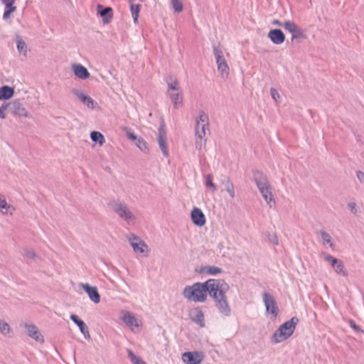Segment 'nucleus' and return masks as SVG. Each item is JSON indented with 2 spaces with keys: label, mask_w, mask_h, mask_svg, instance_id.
Here are the masks:
<instances>
[{
  "label": "nucleus",
  "mask_w": 364,
  "mask_h": 364,
  "mask_svg": "<svg viewBox=\"0 0 364 364\" xmlns=\"http://www.w3.org/2000/svg\"><path fill=\"white\" fill-rule=\"evenodd\" d=\"M157 141L163 155L166 157L168 156V149L167 144V136L165 130L164 124H161L159 128V132L157 136Z\"/></svg>",
  "instance_id": "obj_12"
},
{
  "label": "nucleus",
  "mask_w": 364,
  "mask_h": 364,
  "mask_svg": "<svg viewBox=\"0 0 364 364\" xmlns=\"http://www.w3.org/2000/svg\"><path fill=\"white\" fill-rule=\"evenodd\" d=\"M217 279H208L205 282H196L193 285L186 286L183 291V296L187 300L193 302L203 303L206 301L208 293L210 295V284Z\"/></svg>",
  "instance_id": "obj_2"
},
{
  "label": "nucleus",
  "mask_w": 364,
  "mask_h": 364,
  "mask_svg": "<svg viewBox=\"0 0 364 364\" xmlns=\"http://www.w3.org/2000/svg\"><path fill=\"white\" fill-rule=\"evenodd\" d=\"M129 242L136 254L147 255L149 252L148 245L139 237L131 235L129 237Z\"/></svg>",
  "instance_id": "obj_10"
},
{
  "label": "nucleus",
  "mask_w": 364,
  "mask_h": 364,
  "mask_svg": "<svg viewBox=\"0 0 364 364\" xmlns=\"http://www.w3.org/2000/svg\"><path fill=\"white\" fill-rule=\"evenodd\" d=\"M282 27L291 34V40L304 38V31L292 21H284Z\"/></svg>",
  "instance_id": "obj_11"
},
{
  "label": "nucleus",
  "mask_w": 364,
  "mask_h": 364,
  "mask_svg": "<svg viewBox=\"0 0 364 364\" xmlns=\"http://www.w3.org/2000/svg\"><path fill=\"white\" fill-rule=\"evenodd\" d=\"M141 10V5L131 3L130 11L134 23H138L139 14Z\"/></svg>",
  "instance_id": "obj_32"
},
{
  "label": "nucleus",
  "mask_w": 364,
  "mask_h": 364,
  "mask_svg": "<svg viewBox=\"0 0 364 364\" xmlns=\"http://www.w3.org/2000/svg\"><path fill=\"white\" fill-rule=\"evenodd\" d=\"M189 316L191 321L198 324L200 327H205L204 314L200 307L191 309Z\"/></svg>",
  "instance_id": "obj_18"
},
{
  "label": "nucleus",
  "mask_w": 364,
  "mask_h": 364,
  "mask_svg": "<svg viewBox=\"0 0 364 364\" xmlns=\"http://www.w3.org/2000/svg\"><path fill=\"white\" fill-rule=\"evenodd\" d=\"M209 132L208 116L206 113L201 111L196 120L195 136L207 139L206 136Z\"/></svg>",
  "instance_id": "obj_7"
},
{
  "label": "nucleus",
  "mask_w": 364,
  "mask_h": 364,
  "mask_svg": "<svg viewBox=\"0 0 364 364\" xmlns=\"http://www.w3.org/2000/svg\"><path fill=\"white\" fill-rule=\"evenodd\" d=\"M16 42L18 53L25 58L27 57L28 49L26 42L20 36L16 37Z\"/></svg>",
  "instance_id": "obj_29"
},
{
  "label": "nucleus",
  "mask_w": 364,
  "mask_h": 364,
  "mask_svg": "<svg viewBox=\"0 0 364 364\" xmlns=\"http://www.w3.org/2000/svg\"><path fill=\"white\" fill-rule=\"evenodd\" d=\"M255 181L265 202L270 208L272 207V203H274V196L267 176L258 172L255 175Z\"/></svg>",
  "instance_id": "obj_4"
},
{
  "label": "nucleus",
  "mask_w": 364,
  "mask_h": 364,
  "mask_svg": "<svg viewBox=\"0 0 364 364\" xmlns=\"http://www.w3.org/2000/svg\"><path fill=\"white\" fill-rule=\"evenodd\" d=\"M283 22L279 21V20H274L272 21V24L277 26H282V27Z\"/></svg>",
  "instance_id": "obj_50"
},
{
  "label": "nucleus",
  "mask_w": 364,
  "mask_h": 364,
  "mask_svg": "<svg viewBox=\"0 0 364 364\" xmlns=\"http://www.w3.org/2000/svg\"><path fill=\"white\" fill-rule=\"evenodd\" d=\"M356 176L361 183L364 182V173L363 171H358L356 172Z\"/></svg>",
  "instance_id": "obj_48"
},
{
  "label": "nucleus",
  "mask_w": 364,
  "mask_h": 364,
  "mask_svg": "<svg viewBox=\"0 0 364 364\" xmlns=\"http://www.w3.org/2000/svg\"><path fill=\"white\" fill-rule=\"evenodd\" d=\"M16 10V6H10V7H5V11L3 15L4 19H7L10 17V15L11 13L14 12Z\"/></svg>",
  "instance_id": "obj_41"
},
{
  "label": "nucleus",
  "mask_w": 364,
  "mask_h": 364,
  "mask_svg": "<svg viewBox=\"0 0 364 364\" xmlns=\"http://www.w3.org/2000/svg\"><path fill=\"white\" fill-rule=\"evenodd\" d=\"M127 136L129 138V139H130L134 142H136V140L139 138V137H137L133 132H128L127 133Z\"/></svg>",
  "instance_id": "obj_47"
},
{
  "label": "nucleus",
  "mask_w": 364,
  "mask_h": 364,
  "mask_svg": "<svg viewBox=\"0 0 364 364\" xmlns=\"http://www.w3.org/2000/svg\"><path fill=\"white\" fill-rule=\"evenodd\" d=\"M70 319L79 327L80 332L84 336V338L87 340L90 339V335L89 333V329L85 323L79 318V317L75 314H71L70 316Z\"/></svg>",
  "instance_id": "obj_21"
},
{
  "label": "nucleus",
  "mask_w": 364,
  "mask_h": 364,
  "mask_svg": "<svg viewBox=\"0 0 364 364\" xmlns=\"http://www.w3.org/2000/svg\"><path fill=\"white\" fill-rule=\"evenodd\" d=\"M26 334L35 340L36 342L43 343L44 342V337L38 330L36 326L32 323H26L24 325Z\"/></svg>",
  "instance_id": "obj_14"
},
{
  "label": "nucleus",
  "mask_w": 364,
  "mask_h": 364,
  "mask_svg": "<svg viewBox=\"0 0 364 364\" xmlns=\"http://www.w3.org/2000/svg\"><path fill=\"white\" fill-rule=\"evenodd\" d=\"M207 139H203L195 136V147L199 151H201L206 145Z\"/></svg>",
  "instance_id": "obj_37"
},
{
  "label": "nucleus",
  "mask_w": 364,
  "mask_h": 364,
  "mask_svg": "<svg viewBox=\"0 0 364 364\" xmlns=\"http://www.w3.org/2000/svg\"><path fill=\"white\" fill-rule=\"evenodd\" d=\"M263 301L268 313H271L274 317L278 314V307L273 296L267 293L263 294Z\"/></svg>",
  "instance_id": "obj_15"
},
{
  "label": "nucleus",
  "mask_w": 364,
  "mask_h": 364,
  "mask_svg": "<svg viewBox=\"0 0 364 364\" xmlns=\"http://www.w3.org/2000/svg\"><path fill=\"white\" fill-rule=\"evenodd\" d=\"M204 358L201 352H186L182 354V360L185 364H200Z\"/></svg>",
  "instance_id": "obj_13"
},
{
  "label": "nucleus",
  "mask_w": 364,
  "mask_h": 364,
  "mask_svg": "<svg viewBox=\"0 0 364 364\" xmlns=\"http://www.w3.org/2000/svg\"><path fill=\"white\" fill-rule=\"evenodd\" d=\"M298 322V318L293 317L281 325L272 335V342L279 343L289 338L293 334Z\"/></svg>",
  "instance_id": "obj_3"
},
{
  "label": "nucleus",
  "mask_w": 364,
  "mask_h": 364,
  "mask_svg": "<svg viewBox=\"0 0 364 364\" xmlns=\"http://www.w3.org/2000/svg\"><path fill=\"white\" fill-rule=\"evenodd\" d=\"M1 1L5 5V7L14 6V4L16 0H1Z\"/></svg>",
  "instance_id": "obj_46"
},
{
  "label": "nucleus",
  "mask_w": 364,
  "mask_h": 364,
  "mask_svg": "<svg viewBox=\"0 0 364 364\" xmlns=\"http://www.w3.org/2000/svg\"><path fill=\"white\" fill-rule=\"evenodd\" d=\"M0 118L1 119H5L6 118V114L0 109Z\"/></svg>",
  "instance_id": "obj_51"
},
{
  "label": "nucleus",
  "mask_w": 364,
  "mask_h": 364,
  "mask_svg": "<svg viewBox=\"0 0 364 364\" xmlns=\"http://www.w3.org/2000/svg\"><path fill=\"white\" fill-rule=\"evenodd\" d=\"M120 319L134 333L139 332L143 326L142 320L129 311H122Z\"/></svg>",
  "instance_id": "obj_8"
},
{
  "label": "nucleus",
  "mask_w": 364,
  "mask_h": 364,
  "mask_svg": "<svg viewBox=\"0 0 364 364\" xmlns=\"http://www.w3.org/2000/svg\"><path fill=\"white\" fill-rule=\"evenodd\" d=\"M168 95L173 104L175 108H178L183 103V92L176 78L171 77L167 81Z\"/></svg>",
  "instance_id": "obj_5"
},
{
  "label": "nucleus",
  "mask_w": 364,
  "mask_h": 364,
  "mask_svg": "<svg viewBox=\"0 0 364 364\" xmlns=\"http://www.w3.org/2000/svg\"><path fill=\"white\" fill-rule=\"evenodd\" d=\"M90 137L94 142L98 143L100 146L105 142L104 136L99 132H91Z\"/></svg>",
  "instance_id": "obj_34"
},
{
  "label": "nucleus",
  "mask_w": 364,
  "mask_h": 364,
  "mask_svg": "<svg viewBox=\"0 0 364 364\" xmlns=\"http://www.w3.org/2000/svg\"><path fill=\"white\" fill-rule=\"evenodd\" d=\"M80 287L87 293L89 299L95 304L100 301V295L96 287H91L88 284L81 283Z\"/></svg>",
  "instance_id": "obj_16"
},
{
  "label": "nucleus",
  "mask_w": 364,
  "mask_h": 364,
  "mask_svg": "<svg viewBox=\"0 0 364 364\" xmlns=\"http://www.w3.org/2000/svg\"><path fill=\"white\" fill-rule=\"evenodd\" d=\"M270 94L272 98L274 100L276 104H279L281 100V95L279 93L278 90L275 88L272 87L270 89Z\"/></svg>",
  "instance_id": "obj_39"
},
{
  "label": "nucleus",
  "mask_w": 364,
  "mask_h": 364,
  "mask_svg": "<svg viewBox=\"0 0 364 364\" xmlns=\"http://www.w3.org/2000/svg\"><path fill=\"white\" fill-rule=\"evenodd\" d=\"M205 184L207 188H208L212 193H214L217 191L216 185L213 182V176L210 174H208L205 178Z\"/></svg>",
  "instance_id": "obj_35"
},
{
  "label": "nucleus",
  "mask_w": 364,
  "mask_h": 364,
  "mask_svg": "<svg viewBox=\"0 0 364 364\" xmlns=\"http://www.w3.org/2000/svg\"><path fill=\"white\" fill-rule=\"evenodd\" d=\"M111 206L114 213L125 220L128 225H134L135 223L136 216L124 203L113 202Z\"/></svg>",
  "instance_id": "obj_6"
},
{
  "label": "nucleus",
  "mask_w": 364,
  "mask_h": 364,
  "mask_svg": "<svg viewBox=\"0 0 364 364\" xmlns=\"http://www.w3.org/2000/svg\"><path fill=\"white\" fill-rule=\"evenodd\" d=\"M14 88L8 85L0 87V100H8L14 95Z\"/></svg>",
  "instance_id": "obj_25"
},
{
  "label": "nucleus",
  "mask_w": 364,
  "mask_h": 364,
  "mask_svg": "<svg viewBox=\"0 0 364 364\" xmlns=\"http://www.w3.org/2000/svg\"><path fill=\"white\" fill-rule=\"evenodd\" d=\"M23 256L30 258V259H34L36 257V255L35 252L30 249H25L23 250Z\"/></svg>",
  "instance_id": "obj_43"
},
{
  "label": "nucleus",
  "mask_w": 364,
  "mask_h": 364,
  "mask_svg": "<svg viewBox=\"0 0 364 364\" xmlns=\"http://www.w3.org/2000/svg\"><path fill=\"white\" fill-rule=\"evenodd\" d=\"M268 38L272 43L277 45H280L285 41V36L282 31L279 29L270 30L268 33Z\"/></svg>",
  "instance_id": "obj_23"
},
{
  "label": "nucleus",
  "mask_w": 364,
  "mask_h": 364,
  "mask_svg": "<svg viewBox=\"0 0 364 364\" xmlns=\"http://www.w3.org/2000/svg\"><path fill=\"white\" fill-rule=\"evenodd\" d=\"M333 268L334 269V272L337 274H340L343 277H346L348 275V272H347L346 269L345 268L343 262L340 259H338L337 261L336 264H334L333 266Z\"/></svg>",
  "instance_id": "obj_31"
},
{
  "label": "nucleus",
  "mask_w": 364,
  "mask_h": 364,
  "mask_svg": "<svg viewBox=\"0 0 364 364\" xmlns=\"http://www.w3.org/2000/svg\"><path fill=\"white\" fill-rule=\"evenodd\" d=\"M222 184L225 190L228 193L232 198L235 197V187L232 181L229 178H225L222 181Z\"/></svg>",
  "instance_id": "obj_30"
},
{
  "label": "nucleus",
  "mask_w": 364,
  "mask_h": 364,
  "mask_svg": "<svg viewBox=\"0 0 364 364\" xmlns=\"http://www.w3.org/2000/svg\"><path fill=\"white\" fill-rule=\"evenodd\" d=\"M135 144L143 152H147L149 150L146 142L141 137L136 140Z\"/></svg>",
  "instance_id": "obj_38"
},
{
  "label": "nucleus",
  "mask_w": 364,
  "mask_h": 364,
  "mask_svg": "<svg viewBox=\"0 0 364 364\" xmlns=\"http://www.w3.org/2000/svg\"><path fill=\"white\" fill-rule=\"evenodd\" d=\"M324 259L329 262V264H331V266L333 267V266L334 264H336V262L338 260V259L330 255H324Z\"/></svg>",
  "instance_id": "obj_42"
},
{
  "label": "nucleus",
  "mask_w": 364,
  "mask_h": 364,
  "mask_svg": "<svg viewBox=\"0 0 364 364\" xmlns=\"http://www.w3.org/2000/svg\"><path fill=\"white\" fill-rule=\"evenodd\" d=\"M72 92L73 95H75L88 108L94 109L97 105V102H95L91 97L87 95L82 91L74 89Z\"/></svg>",
  "instance_id": "obj_19"
},
{
  "label": "nucleus",
  "mask_w": 364,
  "mask_h": 364,
  "mask_svg": "<svg viewBox=\"0 0 364 364\" xmlns=\"http://www.w3.org/2000/svg\"><path fill=\"white\" fill-rule=\"evenodd\" d=\"M10 111L15 116L29 117V114L23 104L18 100L11 102Z\"/></svg>",
  "instance_id": "obj_17"
},
{
  "label": "nucleus",
  "mask_w": 364,
  "mask_h": 364,
  "mask_svg": "<svg viewBox=\"0 0 364 364\" xmlns=\"http://www.w3.org/2000/svg\"><path fill=\"white\" fill-rule=\"evenodd\" d=\"M171 4L176 12H181L183 10V4L180 0H171Z\"/></svg>",
  "instance_id": "obj_40"
},
{
  "label": "nucleus",
  "mask_w": 364,
  "mask_h": 364,
  "mask_svg": "<svg viewBox=\"0 0 364 364\" xmlns=\"http://www.w3.org/2000/svg\"><path fill=\"white\" fill-rule=\"evenodd\" d=\"M0 333L5 337H11L13 331L11 326L4 319L0 318Z\"/></svg>",
  "instance_id": "obj_26"
},
{
  "label": "nucleus",
  "mask_w": 364,
  "mask_h": 364,
  "mask_svg": "<svg viewBox=\"0 0 364 364\" xmlns=\"http://www.w3.org/2000/svg\"><path fill=\"white\" fill-rule=\"evenodd\" d=\"M318 234L320 235L322 240V244L324 247L334 248V245L332 241V237L329 233L324 230H320Z\"/></svg>",
  "instance_id": "obj_28"
},
{
  "label": "nucleus",
  "mask_w": 364,
  "mask_h": 364,
  "mask_svg": "<svg viewBox=\"0 0 364 364\" xmlns=\"http://www.w3.org/2000/svg\"><path fill=\"white\" fill-rule=\"evenodd\" d=\"M210 284V296L215 301V306L218 312L225 316L229 317L231 315V309L228 301L226 293L230 289V286L224 280H218L213 282Z\"/></svg>",
  "instance_id": "obj_1"
},
{
  "label": "nucleus",
  "mask_w": 364,
  "mask_h": 364,
  "mask_svg": "<svg viewBox=\"0 0 364 364\" xmlns=\"http://www.w3.org/2000/svg\"><path fill=\"white\" fill-rule=\"evenodd\" d=\"M213 53L216 60L218 72L223 78H227L229 75V66L224 57L223 50L218 46H214Z\"/></svg>",
  "instance_id": "obj_9"
},
{
  "label": "nucleus",
  "mask_w": 364,
  "mask_h": 364,
  "mask_svg": "<svg viewBox=\"0 0 364 364\" xmlns=\"http://www.w3.org/2000/svg\"><path fill=\"white\" fill-rule=\"evenodd\" d=\"M202 272L210 275H216L222 272V269L215 266H205L202 268Z\"/></svg>",
  "instance_id": "obj_33"
},
{
  "label": "nucleus",
  "mask_w": 364,
  "mask_h": 364,
  "mask_svg": "<svg viewBox=\"0 0 364 364\" xmlns=\"http://www.w3.org/2000/svg\"><path fill=\"white\" fill-rule=\"evenodd\" d=\"M128 357L133 364H146L139 356L136 355L131 350H127Z\"/></svg>",
  "instance_id": "obj_36"
},
{
  "label": "nucleus",
  "mask_w": 364,
  "mask_h": 364,
  "mask_svg": "<svg viewBox=\"0 0 364 364\" xmlns=\"http://www.w3.org/2000/svg\"><path fill=\"white\" fill-rule=\"evenodd\" d=\"M10 105H11V102L9 103H6V102H4L2 104V105L0 107V109L4 112L5 110L9 107L10 109Z\"/></svg>",
  "instance_id": "obj_49"
},
{
  "label": "nucleus",
  "mask_w": 364,
  "mask_h": 364,
  "mask_svg": "<svg viewBox=\"0 0 364 364\" xmlns=\"http://www.w3.org/2000/svg\"><path fill=\"white\" fill-rule=\"evenodd\" d=\"M97 10L100 15L103 18L104 23H107L112 18V9L110 7L103 8L102 6L98 5Z\"/></svg>",
  "instance_id": "obj_27"
},
{
  "label": "nucleus",
  "mask_w": 364,
  "mask_h": 364,
  "mask_svg": "<svg viewBox=\"0 0 364 364\" xmlns=\"http://www.w3.org/2000/svg\"><path fill=\"white\" fill-rule=\"evenodd\" d=\"M72 70L75 75L81 80H86L90 77V74L85 67L81 64L74 63L72 65Z\"/></svg>",
  "instance_id": "obj_22"
},
{
  "label": "nucleus",
  "mask_w": 364,
  "mask_h": 364,
  "mask_svg": "<svg viewBox=\"0 0 364 364\" xmlns=\"http://www.w3.org/2000/svg\"><path fill=\"white\" fill-rule=\"evenodd\" d=\"M14 210L15 208L7 203L5 196L0 193V212L2 214L10 213L12 215Z\"/></svg>",
  "instance_id": "obj_24"
},
{
  "label": "nucleus",
  "mask_w": 364,
  "mask_h": 364,
  "mask_svg": "<svg viewBox=\"0 0 364 364\" xmlns=\"http://www.w3.org/2000/svg\"><path fill=\"white\" fill-rule=\"evenodd\" d=\"M348 208L353 213H356L358 212V207L355 203H350L348 204Z\"/></svg>",
  "instance_id": "obj_45"
},
{
  "label": "nucleus",
  "mask_w": 364,
  "mask_h": 364,
  "mask_svg": "<svg viewBox=\"0 0 364 364\" xmlns=\"http://www.w3.org/2000/svg\"><path fill=\"white\" fill-rule=\"evenodd\" d=\"M191 220L196 225L199 227L203 226L206 222L204 213L198 208H194L192 210Z\"/></svg>",
  "instance_id": "obj_20"
},
{
  "label": "nucleus",
  "mask_w": 364,
  "mask_h": 364,
  "mask_svg": "<svg viewBox=\"0 0 364 364\" xmlns=\"http://www.w3.org/2000/svg\"><path fill=\"white\" fill-rule=\"evenodd\" d=\"M348 323H349L350 326V327H351L354 331H355L356 332H363V331L361 330V328H360V326H358V325H356V323H355V321H353V320H349Z\"/></svg>",
  "instance_id": "obj_44"
}]
</instances>
